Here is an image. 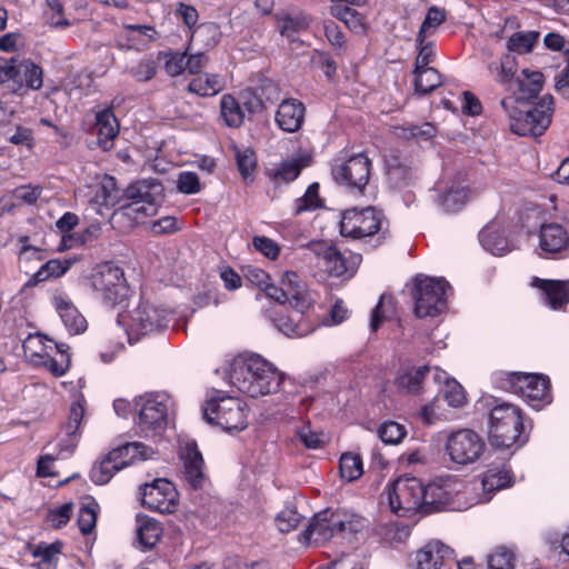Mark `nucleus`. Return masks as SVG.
Masks as SVG:
<instances>
[{
    "label": "nucleus",
    "mask_w": 569,
    "mask_h": 569,
    "mask_svg": "<svg viewBox=\"0 0 569 569\" xmlns=\"http://www.w3.org/2000/svg\"><path fill=\"white\" fill-rule=\"evenodd\" d=\"M162 199L163 186L157 179L138 180L129 184L121 194L116 179L106 176L97 187L90 203L98 213H102V207L120 204L114 216L121 214L139 222L142 217L156 214Z\"/></svg>",
    "instance_id": "f257e3e1"
},
{
    "label": "nucleus",
    "mask_w": 569,
    "mask_h": 569,
    "mask_svg": "<svg viewBox=\"0 0 569 569\" xmlns=\"http://www.w3.org/2000/svg\"><path fill=\"white\" fill-rule=\"evenodd\" d=\"M229 383L251 398L277 392L286 385V375L259 355L233 360L228 375Z\"/></svg>",
    "instance_id": "f03ea898"
},
{
    "label": "nucleus",
    "mask_w": 569,
    "mask_h": 569,
    "mask_svg": "<svg viewBox=\"0 0 569 569\" xmlns=\"http://www.w3.org/2000/svg\"><path fill=\"white\" fill-rule=\"evenodd\" d=\"M501 107L507 113L510 130L518 136H541L550 126L553 113V97L548 94L532 108L527 103H517V99L506 97Z\"/></svg>",
    "instance_id": "7ed1b4c3"
},
{
    "label": "nucleus",
    "mask_w": 569,
    "mask_h": 569,
    "mask_svg": "<svg viewBox=\"0 0 569 569\" xmlns=\"http://www.w3.org/2000/svg\"><path fill=\"white\" fill-rule=\"evenodd\" d=\"M366 520L359 515L345 510L326 509L312 518L303 532L310 545H321L338 535H353L365 527Z\"/></svg>",
    "instance_id": "20e7f679"
},
{
    "label": "nucleus",
    "mask_w": 569,
    "mask_h": 569,
    "mask_svg": "<svg viewBox=\"0 0 569 569\" xmlns=\"http://www.w3.org/2000/svg\"><path fill=\"white\" fill-rule=\"evenodd\" d=\"M492 380L498 389L520 395L535 409L551 402L550 380L545 375L499 371Z\"/></svg>",
    "instance_id": "39448f33"
},
{
    "label": "nucleus",
    "mask_w": 569,
    "mask_h": 569,
    "mask_svg": "<svg viewBox=\"0 0 569 569\" xmlns=\"http://www.w3.org/2000/svg\"><path fill=\"white\" fill-rule=\"evenodd\" d=\"M136 406L139 407L138 428L144 437L161 435L176 410L174 400L167 392L146 393L136 399Z\"/></svg>",
    "instance_id": "423d86ee"
},
{
    "label": "nucleus",
    "mask_w": 569,
    "mask_h": 569,
    "mask_svg": "<svg viewBox=\"0 0 569 569\" xmlns=\"http://www.w3.org/2000/svg\"><path fill=\"white\" fill-rule=\"evenodd\" d=\"M521 411L518 407L502 402L495 406L489 413V438L492 446L498 448H510L519 442L522 445L526 439L522 433Z\"/></svg>",
    "instance_id": "0eeeda50"
},
{
    "label": "nucleus",
    "mask_w": 569,
    "mask_h": 569,
    "mask_svg": "<svg viewBox=\"0 0 569 569\" xmlns=\"http://www.w3.org/2000/svg\"><path fill=\"white\" fill-rule=\"evenodd\" d=\"M154 451L142 442L124 443L111 450L104 458L97 461L90 470V479L96 485H106L113 475L133 462L152 458Z\"/></svg>",
    "instance_id": "6e6552de"
},
{
    "label": "nucleus",
    "mask_w": 569,
    "mask_h": 569,
    "mask_svg": "<svg viewBox=\"0 0 569 569\" xmlns=\"http://www.w3.org/2000/svg\"><path fill=\"white\" fill-rule=\"evenodd\" d=\"M449 283L443 278L419 274L413 279L412 300L418 318H435L447 308Z\"/></svg>",
    "instance_id": "1a4fd4ad"
},
{
    "label": "nucleus",
    "mask_w": 569,
    "mask_h": 569,
    "mask_svg": "<svg viewBox=\"0 0 569 569\" xmlns=\"http://www.w3.org/2000/svg\"><path fill=\"white\" fill-rule=\"evenodd\" d=\"M89 282L97 298L109 307L122 306L129 298L123 270L110 262L98 266Z\"/></svg>",
    "instance_id": "9d476101"
},
{
    "label": "nucleus",
    "mask_w": 569,
    "mask_h": 569,
    "mask_svg": "<svg viewBox=\"0 0 569 569\" xmlns=\"http://www.w3.org/2000/svg\"><path fill=\"white\" fill-rule=\"evenodd\" d=\"M169 313L148 302L139 303L127 313H119L117 323L123 329L128 341L138 340L140 336L167 327Z\"/></svg>",
    "instance_id": "9b49d317"
},
{
    "label": "nucleus",
    "mask_w": 569,
    "mask_h": 569,
    "mask_svg": "<svg viewBox=\"0 0 569 569\" xmlns=\"http://www.w3.org/2000/svg\"><path fill=\"white\" fill-rule=\"evenodd\" d=\"M372 161L363 153L339 157L332 161L331 176L336 183L350 192L362 193L369 182Z\"/></svg>",
    "instance_id": "f8f14e48"
},
{
    "label": "nucleus",
    "mask_w": 569,
    "mask_h": 569,
    "mask_svg": "<svg viewBox=\"0 0 569 569\" xmlns=\"http://www.w3.org/2000/svg\"><path fill=\"white\" fill-rule=\"evenodd\" d=\"M247 405L236 397H221L207 403L203 415L208 422L216 423L227 432L242 431L248 426Z\"/></svg>",
    "instance_id": "ddd939ff"
},
{
    "label": "nucleus",
    "mask_w": 569,
    "mask_h": 569,
    "mask_svg": "<svg viewBox=\"0 0 569 569\" xmlns=\"http://www.w3.org/2000/svg\"><path fill=\"white\" fill-rule=\"evenodd\" d=\"M383 495L391 511L400 517L422 512L423 485L418 478L400 477L387 486Z\"/></svg>",
    "instance_id": "4468645a"
},
{
    "label": "nucleus",
    "mask_w": 569,
    "mask_h": 569,
    "mask_svg": "<svg viewBox=\"0 0 569 569\" xmlns=\"http://www.w3.org/2000/svg\"><path fill=\"white\" fill-rule=\"evenodd\" d=\"M264 293L281 305L289 303L300 313H305L312 301L306 282L295 271H286L281 276L280 284L267 286Z\"/></svg>",
    "instance_id": "2eb2a0df"
},
{
    "label": "nucleus",
    "mask_w": 569,
    "mask_h": 569,
    "mask_svg": "<svg viewBox=\"0 0 569 569\" xmlns=\"http://www.w3.org/2000/svg\"><path fill=\"white\" fill-rule=\"evenodd\" d=\"M383 214L373 207L348 209L340 220V233L352 239L372 237L381 230Z\"/></svg>",
    "instance_id": "dca6fc26"
},
{
    "label": "nucleus",
    "mask_w": 569,
    "mask_h": 569,
    "mask_svg": "<svg viewBox=\"0 0 569 569\" xmlns=\"http://www.w3.org/2000/svg\"><path fill=\"white\" fill-rule=\"evenodd\" d=\"M309 248L317 257L318 266L333 277L353 276L362 261L361 254L350 252L345 256L336 247L326 242H311Z\"/></svg>",
    "instance_id": "f3484780"
},
{
    "label": "nucleus",
    "mask_w": 569,
    "mask_h": 569,
    "mask_svg": "<svg viewBox=\"0 0 569 569\" xmlns=\"http://www.w3.org/2000/svg\"><path fill=\"white\" fill-rule=\"evenodd\" d=\"M485 449L482 437L471 429L451 432L446 441V452L457 465L473 463L482 456Z\"/></svg>",
    "instance_id": "a211bd4d"
},
{
    "label": "nucleus",
    "mask_w": 569,
    "mask_h": 569,
    "mask_svg": "<svg viewBox=\"0 0 569 569\" xmlns=\"http://www.w3.org/2000/svg\"><path fill=\"white\" fill-rule=\"evenodd\" d=\"M458 481L451 477L438 478L428 485H423L422 512L430 513L451 507L457 490Z\"/></svg>",
    "instance_id": "6ab92c4d"
},
{
    "label": "nucleus",
    "mask_w": 569,
    "mask_h": 569,
    "mask_svg": "<svg viewBox=\"0 0 569 569\" xmlns=\"http://www.w3.org/2000/svg\"><path fill=\"white\" fill-rule=\"evenodd\" d=\"M179 456L182 462L183 480L192 489L202 488L207 481V476L204 473V461L197 443L193 440L182 442Z\"/></svg>",
    "instance_id": "aec40b11"
},
{
    "label": "nucleus",
    "mask_w": 569,
    "mask_h": 569,
    "mask_svg": "<svg viewBox=\"0 0 569 569\" xmlns=\"http://www.w3.org/2000/svg\"><path fill=\"white\" fill-rule=\"evenodd\" d=\"M177 492L166 479H156L142 488L143 505L161 513L171 512L176 505Z\"/></svg>",
    "instance_id": "412c9836"
},
{
    "label": "nucleus",
    "mask_w": 569,
    "mask_h": 569,
    "mask_svg": "<svg viewBox=\"0 0 569 569\" xmlns=\"http://www.w3.org/2000/svg\"><path fill=\"white\" fill-rule=\"evenodd\" d=\"M418 569H453V550L441 541H431L416 553Z\"/></svg>",
    "instance_id": "4be33fe9"
},
{
    "label": "nucleus",
    "mask_w": 569,
    "mask_h": 569,
    "mask_svg": "<svg viewBox=\"0 0 569 569\" xmlns=\"http://www.w3.org/2000/svg\"><path fill=\"white\" fill-rule=\"evenodd\" d=\"M50 301L70 335H80L87 330L86 318L66 292H54Z\"/></svg>",
    "instance_id": "5701e85b"
},
{
    "label": "nucleus",
    "mask_w": 569,
    "mask_h": 569,
    "mask_svg": "<svg viewBox=\"0 0 569 569\" xmlns=\"http://www.w3.org/2000/svg\"><path fill=\"white\" fill-rule=\"evenodd\" d=\"M569 247L567 229L557 222L543 223L539 231V253L541 257L555 256Z\"/></svg>",
    "instance_id": "b1692460"
},
{
    "label": "nucleus",
    "mask_w": 569,
    "mask_h": 569,
    "mask_svg": "<svg viewBox=\"0 0 569 569\" xmlns=\"http://www.w3.org/2000/svg\"><path fill=\"white\" fill-rule=\"evenodd\" d=\"M306 108L295 98L284 99L278 106L276 123L284 132H297L303 124Z\"/></svg>",
    "instance_id": "393cba45"
},
{
    "label": "nucleus",
    "mask_w": 569,
    "mask_h": 569,
    "mask_svg": "<svg viewBox=\"0 0 569 569\" xmlns=\"http://www.w3.org/2000/svg\"><path fill=\"white\" fill-rule=\"evenodd\" d=\"M312 157L310 153H301L296 157L286 159L279 164L267 170L269 179L276 183H288L296 180L301 170L311 163Z\"/></svg>",
    "instance_id": "a878e982"
},
{
    "label": "nucleus",
    "mask_w": 569,
    "mask_h": 569,
    "mask_svg": "<svg viewBox=\"0 0 569 569\" xmlns=\"http://www.w3.org/2000/svg\"><path fill=\"white\" fill-rule=\"evenodd\" d=\"M517 89L511 90L512 97L517 99V103H528V101L536 99L543 86V74L540 71H531L523 69L521 77H518L513 83Z\"/></svg>",
    "instance_id": "bb28decb"
},
{
    "label": "nucleus",
    "mask_w": 569,
    "mask_h": 569,
    "mask_svg": "<svg viewBox=\"0 0 569 569\" xmlns=\"http://www.w3.org/2000/svg\"><path fill=\"white\" fill-rule=\"evenodd\" d=\"M531 284L542 291L543 302L552 309H559L569 302V286L565 281L535 277Z\"/></svg>",
    "instance_id": "cd10ccee"
},
{
    "label": "nucleus",
    "mask_w": 569,
    "mask_h": 569,
    "mask_svg": "<svg viewBox=\"0 0 569 569\" xmlns=\"http://www.w3.org/2000/svg\"><path fill=\"white\" fill-rule=\"evenodd\" d=\"M432 378L436 383L443 385L441 392L450 407L461 408L466 405V391L457 380L449 378L448 373L439 368H433Z\"/></svg>",
    "instance_id": "c85d7f7f"
},
{
    "label": "nucleus",
    "mask_w": 569,
    "mask_h": 569,
    "mask_svg": "<svg viewBox=\"0 0 569 569\" xmlns=\"http://www.w3.org/2000/svg\"><path fill=\"white\" fill-rule=\"evenodd\" d=\"M276 328L290 338H301L315 331L316 326L311 323L303 313L296 316H280L274 320Z\"/></svg>",
    "instance_id": "c756f323"
},
{
    "label": "nucleus",
    "mask_w": 569,
    "mask_h": 569,
    "mask_svg": "<svg viewBox=\"0 0 569 569\" xmlns=\"http://www.w3.org/2000/svg\"><path fill=\"white\" fill-rule=\"evenodd\" d=\"M96 130L99 144L108 148L119 133V123L111 108L97 111Z\"/></svg>",
    "instance_id": "7c9ffc66"
},
{
    "label": "nucleus",
    "mask_w": 569,
    "mask_h": 569,
    "mask_svg": "<svg viewBox=\"0 0 569 569\" xmlns=\"http://www.w3.org/2000/svg\"><path fill=\"white\" fill-rule=\"evenodd\" d=\"M481 246L496 256H503L512 250V246L496 223L487 224L479 233Z\"/></svg>",
    "instance_id": "2f4dec72"
},
{
    "label": "nucleus",
    "mask_w": 569,
    "mask_h": 569,
    "mask_svg": "<svg viewBox=\"0 0 569 569\" xmlns=\"http://www.w3.org/2000/svg\"><path fill=\"white\" fill-rule=\"evenodd\" d=\"M431 372L433 373V368L429 366L411 368L400 373L396 379V383L400 390L418 395L423 390L425 380Z\"/></svg>",
    "instance_id": "473e14b6"
},
{
    "label": "nucleus",
    "mask_w": 569,
    "mask_h": 569,
    "mask_svg": "<svg viewBox=\"0 0 569 569\" xmlns=\"http://www.w3.org/2000/svg\"><path fill=\"white\" fill-rule=\"evenodd\" d=\"M77 261V259H51L43 263L26 282V287H33L50 278L62 277Z\"/></svg>",
    "instance_id": "72a5a7b5"
},
{
    "label": "nucleus",
    "mask_w": 569,
    "mask_h": 569,
    "mask_svg": "<svg viewBox=\"0 0 569 569\" xmlns=\"http://www.w3.org/2000/svg\"><path fill=\"white\" fill-rule=\"evenodd\" d=\"M330 14L345 23L356 34H365L368 29L366 17L351 7L330 6Z\"/></svg>",
    "instance_id": "f704fd0d"
},
{
    "label": "nucleus",
    "mask_w": 569,
    "mask_h": 569,
    "mask_svg": "<svg viewBox=\"0 0 569 569\" xmlns=\"http://www.w3.org/2000/svg\"><path fill=\"white\" fill-rule=\"evenodd\" d=\"M469 199V190L460 182H452L446 186L439 196V204L447 212H455L461 209Z\"/></svg>",
    "instance_id": "c9c22d12"
},
{
    "label": "nucleus",
    "mask_w": 569,
    "mask_h": 569,
    "mask_svg": "<svg viewBox=\"0 0 569 569\" xmlns=\"http://www.w3.org/2000/svg\"><path fill=\"white\" fill-rule=\"evenodd\" d=\"M224 88V82L219 74L203 73L193 78L188 86L189 92L200 97H212Z\"/></svg>",
    "instance_id": "e433bc0d"
},
{
    "label": "nucleus",
    "mask_w": 569,
    "mask_h": 569,
    "mask_svg": "<svg viewBox=\"0 0 569 569\" xmlns=\"http://www.w3.org/2000/svg\"><path fill=\"white\" fill-rule=\"evenodd\" d=\"M221 32L219 27L213 22L199 24L190 36V43L188 47L200 46L204 50L212 49L219 42Z\"/></svg>",
    "instance_id": "4c0bfd02"
},
{
    "label": "nucleus",
    "mask_w": 569,
    "mask_h": 569,
    "mask_svg": "<svg viewBox=\"0 0 569 569\" xmlns=\"http://www.w3.org/2000/svg\"><path fill=\"white\" fill-rule=\"evenodd\" d=\"M488 69L495 81L502 86H507V90L511 92L515 83L513 78L517 71L515 58L506 56L499 62L489 63Z\"/></svg>",
    "instance_id": "58836bf2"
},
{
    "label": "nucleus",
    "mask_w": 569,
    "mask_h": 569,
    "mask_svg": "<svg viewBox=\"0 0 569 569\" xmlns=\"http://www.w3.org/2000/svg\"><path fill=\"white\" fill-rule=\"evenodd\" d=\"M238 170L246 182H252L257 168V157L250 147H232Z\"/></svg>",
    "instance_id": "ea45409f"
},
{
    "label": "nucleus",
    "mask_w": 569,
    "mask_h": 569,
    "mask_svg": "<svg viewBox=\"0 0 569 569\" xmlns=\"http://www.w3.org/2000/svg\"><path fill=\"white\" fill-rule=\"evenodd\" d=\"M220 113L228 127L238 128L243 123L244 112L240 102L231 94H223L221 97Z\"/></svg>",
    "instance_id": "a19ab883"
},
{
    "label": "nucleus",
    "mask_w": 569,
    "mask_h": 569,
    "mask_svg": "<svg viewBox=\"0 0 569 569\" xmlns=\"http://www.w3.org/2000/svg\"><path fill=\"white\" fill-rule=\"evenodd\" d=\"M277 21L280 33L287 38L307 30L310 26L309 17L303 13H281L277 16Z\"/></svg>",
    "instance_id": "79ce46f5"
},
{
    "label": "nucleus",
    "mask_w": 569,
    "mask_h": 569,
    "mask_svg": "<svg viewBox=\"0 0 569 569\" xmlns=\"http://www.w3.org/2000/svg\"><path fill=\"white\" fill-rule=\"evenodd\" d=\"M137 533L140 546L144 549H151L159 541L162 528L158 521L146 518L140 521Z\"/></svg>",
    "instance_id": "37998d69"
},
{
    "label": "nucleus",
    "mask_w": 569,
    "mask_h": 569,
    "mask_svg": "<svg viewBox=\"0 0 569 569\" xmlns=\"http://www.w3.org/2000/svg\"><path fill=\"white\" fill-rule=\"evenodd\" d=\"M415 89L418 93L427 94L438 88L441 83V76L435 68L413 70Z\"/></svg>",
    "instance_id": "c03bdc74"
},
{
    "label": "nucleus",
    "mask_w": 569,
    "mask_h": 569,
    "mask_svg": "<svg viewBox=\"0 0 569 569\" xmlns=\"http://www.w3.org/2000/svg\"><path fill=\"white\" fill-rule=\"evenodd\" d=\"M485 495L493 493L497 490H501L511 486V477L509 470H495L489 469L481 482Z\"/></svg>",
    "instance_id": "a18cd8bd"
},
{
    "label": "nucleus",
    "mask_w": 569,
    "mask_h": 569,
    "mask_svg": "<svg viewBox=\"0 0 569 569\" xmlns=\"http://www.w3.org/2000/svg\"><path fill=\"white\" fill-rule=\"evenodd\" d=\"M538 39V31L515 32L509 37L507 48L517 53H528L533 49Z\"/></svg>",
    "instance_id": "49530a36"
},
{
    "label": "nucleus",
    "mask_w": 569,
    "mask_h": 569,
    "mask_svg": "<svg viewBox=\"0 0 569 569\" xmlns=\"http://www.w3.org/2000/svg\"><path fill=\"white\" fill-rule=\"evenodd\" d=\"M446 19L447 14L445 9L436 6L430 7L417 34L418 40L421 42L423 39L431 36L435 30L446 21Z\"/></svg>",
    "instance_id": "de8ad7c7"
},
{
    "label": "nucleus",
    "mask_w": 569,
    "mask_h": 569,
    "mask_svg": "<svg viewBox=\"0 0 569 569\" xmlns=\"http://www.w3.org/2000/svg\"><path fill=\"white\" fill-rule=\"evenodd\" d=\"M341 477L347 481H355L363 473L362 460L359 456L343 453L339 461Z\"/></svg>",
    "instance_id": "09e8293b"
},
{
    "label": "nucleus",
    "mask_w": 569,
    "mask_h": 569,
    "mask_svg": "<svg viewBox=\"0 0 569 569\" xmlns=\"http://www.w3.org/2000/svg\"><path fill=\"white\" fill-rule=\"evenodd\" d=\"M54 346L59 358L49 357L44 365L53 376L62 377L70 367V355L68 352L69 347L64 343H56Z\"/></svg>",
    "instance_id": "8fccbe9b"
},
{
    "label": "nucleus",
    "mask_w": 569,
    "mask_h": 569,
    "mask_svg": "<svg viewBox=\"0 0 569 569\" xmlns=\"http://www.w3.org/2000/svg\"><path fill=\"white\" fill-rule=\"evenodd\" d=\"M190 47H188L184 52L160 53V56L166 59L163 68L170 77L180 76L187 70V56Z\"/></svg>",
    "instance_id": "3c124183"
},
{
    "label": "nucleus",
    "mask_w": 569,
    "mask_h": 569,
    "mask_svg": "<svg viewBox=\"0 0 569 569\" xmlns=\"http://www.w3.org/2000/svg\"><path fill=\"white\" fill-rule=\"evenodd\" d=\"M320 206L319 184L313 182L307 188L305 194L296 201L295 214L315 210Z\"/></svg>",
    "instance_id": "603ef678"
},
{
    "label": "nucleus",
    "mask_w": 569,
    "mask_h": 569,
    "mask_svg": "<svg viewBox=\"0 0 569 569\" xmlns=\"http://www.w3.org/2000/svg\"><path fill=\"white\" fill-rule=\"evenodd\" d=\"M84 416V408L82 403V399H78L70 407L68 422L64 425V432L70 438V442H73V437L77 435L82 419ZM71 447H74V443H71Z\"/></svg>",
    "instance_id": "864d4df0"
},
{
    "label": "nucleus",
    "mask_w": 569,
    "mask_h": 569,
    "mask_svg": "<svg viewBox=\"0 0 569 569\" xmlns=\"http://www.w3.org/2000/svg\"><path fill=\"white\" fill-rule=\"evenodd\" d=\"M378 436L387 445H397L405 438L406 428L396 421H386L380 425Z\"/></svg>",
    "instance_id": "5fc2aeb1"
},
{
    "label": "nucleus",
    "mask_w": 569,
    "mask_h": 569,
    "mask_svg": "<svg viewBox=\"0 0 569 569\" xmlns=\"http://www.w3.org/2000/svg\"><path fill=\"white\" fill-rule=\"evenodd\" d=\"M176 187L183 194H197L202 190L198 174L192 171H181L177 176Z\"/></svg>",
    "instance_id": "6e6d98bb"
},
{
    "label": "nucleus",
    "mask_w": 569,
    "mask_h": 569,
    "mask_svg": "<svg viewBox=\"0 0 569 569\" xmlns=\"http://www.w3.org/2000/svg\"><path fill=\"white\" fill-rule=\"evenodd\" d=\"M418 54L416 58L415 70L430 68L429 64L433 61L436 56L435 44L432 41L423 39L421 42L416 39Z\"/></svg>",
    "instance_id": "4d7b16f0"
},
{
    "label": "nucleus",
    "mask_w": 569,
    "mask_h": 569,
    "mask_svg": "<svg viewBox=\"0 0 569 569\" xmlns=\"http://www.w3.org/2000/svg\"><path fill=\"white\" fill-rule=\"evenodd\" d=\"M97 503L94 501L83 505L78 513V525L83 535L90 533L97 522Z\"/></svg>",
    "instance_id": "13d9d810"
},
{
    "label": "nucleus",
    "mask_w": 569,
    "mask_h": 569,
    "mask_svg": "<svg viewBox=\"0 0 569 569\" xmlns=\"http://www.w3.org/2000/svg\"><path fill=\"white\" fill-rule=\"evenodd\" d=\"M24 71L26 88L31 90H39L43 84L42 69L30 59H26V64H22Z\"/></svg>",
    "instance_id": "bf43d9fd"
},
{
    "label": "nucleus",
    "mask_w": 569,
    "mask_h": 569,
    "mask_svg": "<svg viewBox=\"0 0 569 569\" xmlns=\"http://www.w3.org/2000/svg\"><path fill=\"white\" fill-rule=\"evenodd\" d=\"M157 63L151 59H142L140 60L137 66L132 67L129 70V73L140 82H146L151 80L157 74Z\"/></svg>",
    "instance_id": "052dcab7"
},
{
    "label": "nucleus",
    "mask_w": 569,
    "mask_h": 569,
    "mask_svg": "<svg viewBox=\"0 0 569 569\" xmlns=\"http://www.w3.org/2000/svg\"><path fill=\"white\" fill-rule=\"evenodd\" d=\"M489 569H513V555L506 548H498L488 556Z\"/></svg>",
    "instance_id": "680f3d73"
},
{
    "label": "nucleus",
    "mask_w": 569,
    "mask_h": 569,
    "mask_svg": "<svg viewBox=\"0 0 569 569\" xmlns=\"http://www.w3.org/2000/svg\"><path fill=\"white\" fill-rule=\"evenodd\" d=\"M298 437L308 449H320L327 442V437L323 433L313 431L309 426L300 428Z\"/></svg>",
    "instance_id": "e2e57ef3"
},
{
    "label": "nucleus",
    "mask_w": 569,
    "mask_h": 569,
    "mask_svg": "<svg viewBox=\"0 0 569 569\" xmlns=\"http://www.w3.org/2000/svg\"><path fill=\"white\" fill-rule=\"evenodd\" d=\"M299 522L300 515L291 508L281 510L276 518V525L281 532H289L296 529Z\"/></svg>",
    "instance_id": "0e129e2a"
},
{
    "label": "nucleus",
    "mask_w": 569,
    "mask_h": 569,
    "mask_svg": "<svg viewBox=\"0 0 569 569\" xmlns=\"http://www.w3.org/2000/svg\"><path fill=\"white\" fill-rule=\"evenodd\" d=\"M253 247L269 259H277L280 253V247L278 243L267 237H254Z\"/></svg>",
    "instance_id": "69168bd1"
},
{
    "label": "nucleus",
    "mask_w": 569,
    "mask_h": 569,
    "mask_svg": "<svg viewBox=\"0 0 569 569\" xmlns=\"http://www.w3.org/2000/svg\"><path fill=\"white\" fill-rule=\"evenodd\" d=\"M41 191L40 187L20 186L13 190V197L23 203L33 204L39 199Z\"/></svg>",
    "instance_id": "338daca9"
},
{
    "label": "nucleus",
    "mask_w": 569,
    "mask_h": 569,
    "mask_svg": "<svg viewBox=\"0 0 569 569\" xmlns=\"http://www.w3.org/2000/svg\"><path fill=\"white\" fill-rule=\"evenodd\" d=\"M72 503H64L49 512L48 519L56 527L64 526L71 517Z\"/></svg>",
    "instance_id": "774afa93"
}]
</instances>
